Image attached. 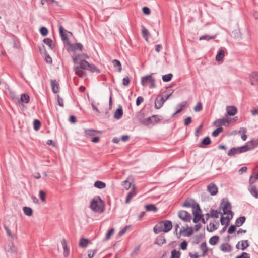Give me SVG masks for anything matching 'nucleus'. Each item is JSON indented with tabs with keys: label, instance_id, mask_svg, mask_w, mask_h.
I'll list each match as a JSON object with an SVG mask.
<instances>
[{
	"label": "nucleus",
	"instance_id": "6ab92c4d",
	"mask_svg": "<svg viewBox=\"0 0 258 258\" xmlns=\"http://www.w3.org/2000/svg\"><path fill=\"white\" fill-rule=\"evenodd\" d=\"M59 31L62 40L64 42H68L69 39L67 34L64 33V29L61 25L59 26Z\"/></svg>",
	"mask_w": 258,
	"mask_h": 258
},
{
	"label": "nucleus",
	"instance_id": "79ce46f5",
	"mask_svg": "<svg viewBox=\"0 0 258 258\" xmlns=\"http://www.w3.org/2000/svg\"><path fill=\"white\" fill-rule=\"evenodd\" d=\"M171 255L170 258H179L180 256V252L179 251H177L176 249H173L171 251Z\"/></svg>",
	"mask_w": 258,
	"mask_h": 258
},
{
	"label": "nucleus",
	"instance_id": "49530a36",
	"mask_svg": "<svg viewBox=\"0 0 258 258\" xmlns=\"http://www.w3.org/2000/svg\"><path fill=\"white\" fill-rule=\"evenodd\" d=\"M113 63L114 67L118 68V72H120L122 70V67L120 62L116 59H114L113 60Z\"/></svg>",
	"mask_w": 258,
	"mask_h": 258
},
{
	"label": "nucleus",
	"instance_id": "3c124183",
	"mask_svg": "<svg viewBox=\"0 0 258 258\" xmlns=\"http://www.w3.org/2000/svg\"><path fill=\"white\" fill-rule=\"evenodd\" d=\"M200 248L203 251V254H205L208 251L207 244L206 242H202L200 245Z\"/></svg>",
	"mask_w": 258,
	"mask_h": 258
},
{
	"label": "nucleus",
	"instance_id": "2eb2a0df",
	"mask_svg": "<svg viewBox=\"0 0 258 258\" xmlns=\"http://www.w3.org/2000/svg\"><path fill=\"white\" fill-rule=\"evenodd\" d=\"M226 110L227 114L230 116L235 115L237 113V109L234 106H227Z\"/></svg>",
	"mask_w": 258,
	"mask_h": 258
},
{
	"label": "nucleus",
	"instance_id": "680f3d73",
	"mask_svg": "<svg viewBox=\"0 0 258 258\" xmlns=\"http://www.w3.org/2000/svg\"><path fill=\"white\" fill-rule=\"evenodd\" d=\"M237 226L235 225H231L228 229V233L229 234H232L233 233L236 229Z\"/></svg>",
	"mask_w": 258,
	"mask_h": 258
},
{
	"label": "nucleus",
	"instance_id": "58836bf2",
	"mask_svg": "<svg viewBox=\"0 0 258 258\" xmlns=\"http://www.w3.org/2000/svg\"><path fill=\"white\" fill-rule=\"evenodd\" d=\"M23 211L26 215L29 216H31L33 213L32 209L31 208L28 207H24L23 208Z\"/></svg>",
	"mask_w": 258,
	"mask_h": 258
},
{
	"label": "nucleus",
	"instance_id": "7ed1b4c3",
	"mask_svg": "<svg viewBox=\"0 0 258 258\" xmlns=\"http://www.w3.org/2000/svg\"><path fill=\"white\" fill-rule=\"evenodd\" d=\"M141 84L144 87H147L149 84L150 88H155L156 86L155 79L152 75H148L142 77L141 78Z\"/></svg>",
	"mask_w": 258,
	"mask_h": 258
},
{
	"label": "nucleus",
	"instance_id": "a18cd8bd",
	"mask_svg": "<svg viewBox=\"0 0 258 258\" xmlns=\"http://www.w3.org/2000/svg\"><path fill=\"white\" fill-rule=\"evenodd\" d=\"M87 70H89L91 72H99V70L97 69L94 64L88 63V66Z\"/></svg>",
	"mask_w": 258,
	"mask_h": 258
},
{
	"label": "nucleus",
	"instance_id": "774afa93",
	"mask_svg": "<svg viewBox=\"0 0 258 258\" xmlns=\"http://www.w3.org/2000/svg\"><path fill=\"white\" fill-rule=\"evenodd\" d=\"M236 258H250V254L246 252H243L240 255L237 256Z\"/></svg>",
	"mask_w": 258,
	"mask_h": 258
},
{
	"label": "nucleus",
	"instance_id": "72a5a7b5",
	"mask_svg": "<svg viewBox=\"0 0 258 258\" xmlns=\"http://www.w3.org/2000/svg\"><path fill=\"white\" fill-rule=\"evenodd\" d=\"M145 209L147 211L156 212L157 211V208L154 204L146 205Z\"/></svg>",
	"mask_w": 258,
	"mask_h": 258
},
{
	"label": "nucleus",
	"instance_id": "4d7b16f0",
	"mask_svg": "<svg viewBox=\"0 0 258 258\" xmlns=\"http://www.w3.org/2000/svg\"><path fill=\"white\" fill-rule=\"evenodd\" d=\"M223 130V128L222 127H219L218 128H217V129H216L215 130H214L213 132H212V136L213 137H217L218 136V135L219 134V133L222 132Z\"/></svg>",
	"mask_w": 258,
	"mask_h": 258
},
{
	"label": "nucleus",
	"instance_id": "aec40b11",
	"mask_svg": "<svg viewBox=\"0 0 258 258\" xmlns=\"http://www.w3.org/2000/svg\"><path fill=\"white\" fill-rule=\"evenodd\" d=\"M51 86L52 88V90L54 93H56L59 91V84L55 80H51Z\"/></svg>",
	"mask_w": 258,
	"mask_h": 258
},
{
	"label": "nucleus",
	"instance_id": "a878e982",
	"mask_svg": "<svg viewBox=\"0 0 258 258\" xmlns=\"http://www.w3.org/2000/svg\"><path fill=\"white\" fill-rule=\"evenodd\" d=\"M187 102L186 101H183L178 105L177 107H179V108H178L176 111L173 114V115H175L177 113H180L181 112V111L187 106Z\"/></svg>",
	"mask_w": 258,
	"mask_h": 258
},
{
	"label": "nucleus",
	"instance_id": "39448f33",
	"mask_svg": "<svg viewBox=\"0 0 258 258\" xmlns=\"http://www.w3.org/2000/svg\"><path fill=\"white\" fill-rule=\"evenodd\" d=\"M161 120L160 117L156 115H153L150 117L144 119L142 123L145 125H154Z\"/></svg>",
	"mask_w": 258,
	"mask_h": 258
},
{
	"label": "nucleus",
	"instance_id": "bb28decb",
	"mask_svg": "<svg viewBox=\"0 0 258 258\" xmlns=\"http://www.w3.org/2000/svg\"><path fill=\"white\" fill-rule=\"evenodd\" d=\"M123 115V111L121 108H119L116 109L114 114V118L116 119L121 118Z\"/></svg>",
	"mask_w": 258,
	"mask_h": 258
},
{
	"label": "nucleus",
	"instance_id": "473e14b6",
	"mask_svg": "<svg viewBox=\"0 0 258 258\" xmlns=\"http://www.w3.org/2000/svg\"><path fill=\"white\" fill-rule=\"evenodd\" d=\"M187 229L182 228L180 230V235L183 234L185 236H190L193 234V230L192 228H190L187 233L185 234L184 232L187 230Z\"/></svg>",
	"mask_w": 258,
	"mask_h": 258
},
{
	"label": "nucleus",
	"instance_id": "4be33fe9",
	"mask_svg": "<svg viewBox=\"0 0 258 258\" xmlns=\"http://www.w3.org/2000/svg\"><path fill=\"white\" fill-rule=\"evenodd\" d=\"M225 56V51L223 49H220L217 52L216 56V60L217 61H220L223 60Z\"/></svg>",
	"mask_w": 258,
	"mask_h": 258
},
{
	"label": "nucleus",
	"instance_id": "bf43d9fd",
	"mask_svg": "<svg viewBox=\"0 0 258 258\" xmlns=\"http://www.w3.org/2000/svg\"><path fill=\"white\" fill-rule=\"evenodd\" d=\"M202 143L204 145H208L211 143V140L208 136L205 137L202 141Z\"/></svg>",
	"mask_w": 258,
	"mask_h": 258
},
{
	"label": "nucleus",
	"instance_id": "20e7f679",
	"mask_svg": "<svg viewBox=\"0 0 258 258\" xmlns=\"http://www.w3.org/2000/svg\"><path fill=\"white\" fill-rule=\"evenodd\" d=\"M220 207L222 208V214H233L231 211V205L227 199H223L220 204Z\"/></svg>",
	"mask_w": 258,
	"mask_h": 258
},
{
	"label": "nucleus",
	"instance_id": "69168bd1",
	"mask_svg": "<svg viewBox=\"0 0 258 258\" xmlns=\"http://www.w3.org/2000/svg\"><path fill=\"white\" fill-rule=\"evenodd\" d=\"M57 97L58 104L61 107H63L64 105L63 99L61 98L59 95H57Z\"/></svg>",
	"mask_w": 258,
	"mask_h": 258
},
{
	"label": "nucleus",
	"instance_id": "c756f323",
	"mask_svg": "<svg viewBox=\"0 0 258 258\" xmlns=\"http://www.w3.org/2000/svg\"><path fill=\"white\" fill-rule=\"evenodd\" d=\"M250 193L255 198H258V190L255 186L253 185L249 188Z\"/></svg>",
	"mask_w": 258,
	"mask_h": 258
},
{
	"label": "nucleus",
	"instance_id": "9b49d317",
	"mask_svg": "<svg viewBox=\"0 0 258 258\" xmlns=\"http://www.w3.org/2000/svg\"><path fill=\"white\" fill-rule=\"evenodd\" d=\"M231 121V120L229 118L224 117L221 119H219L215 121V124L217 125L220 126L221 125H225L228 126Z\"/></svg>",
	"mask_w": 258,
	"mask_h": 258
},
{
	"label": "nucleus",
	"instance_id": "4468645a",
	"mask_svg": "<svg viewBox=\"0 0 258 258\" xmlns=\"http://www.w3.org/2000/svg\"><path fill=\"white\" fill-rule=\"evenodd\" d=\"M251 84L255 85L258 83V72H253L249 76Z\"/></svg>",
	"mask_w": 258,
	"mask_h": 258
},
{
	"label": "nucleus",
	"instance_id": "f8f14e48",
	"mask_svg": "<svg viewBox=\"0 0 258 258\" xmlns=\"http://www.w3.org/2000/svg\"><path fill=\"white\" fill-rule=\"evenodd\" d=\"M248 246L249 243L247 240L239 241L236 245V248L237 249H241L242 250H245Z\"/></svg>",
	"mask_w": 258,
	"mask_h": 258
},
{
	"label": "nucleus",
	"instance_id": "cd10ccee",
	"mask_svg": "<svg viewBox=\"0 0 258 258\" xmlns=\"http://www.w3.org/2000/svg\"><path fill=\"white\" fill-rule=\"evenodd\" d=\"M90 241L88 239L81 238L79 242V246L82 248H86L89 244Z\"/></svg>",
	"mask_w": 258,
	"mask_h": 258
},
{
	"label": "nucleus",
	"instance_id": "a19ab883",
	"mask_svg": "<svg viewBox=\"0 0 258 258\" xmlns=\"http://www.w3.org/2000/svg\"><path fill=\"white\" fill-rule=\"evenodd\" d=\"M96 130L93 129L85 130V133L86 137H91L95 135Z\"/></svg>",
	"mask_w": 258,
	"mask_h": 258
},
{
	"label": "nucleus",
	"instance_id": "e2e57ef3",
	"mask_svg": "<svg viewBox=\"0 0 258 258\" xmlns=\"http://www.w3.org/2000/svg\"><path fill=\"white\" fill-rule=\"evenodd\" d=\"M130 82V79L128 76H126L122 80V84L124 86H127Z\"/></svg>",
	"mask_w": 258,
	"mask_h": 258
},
{
	"label": "nucleus",
	"instance_id": "9d476101",
	"mask_svg": "<svg viewBox=\"0 0 258 258\" xmlns=\"http://www.w3.org/2000/svg\"><path fill=\"white\" fill-rule=\"evenodd\" d=\"M165 102V100H164V96L162 95L158 96L156 97L154 102V107L155 109H159L161 108Z\"/></svg>",
	"mask_w": 258,
	"mask_h": 258
},
{
	"label": "nucleus",
	"instance_id": "ea45409f",
	"mask_svg": "<svg viewBox=\"0 0 258 258\" xmlns=\"http://www.w3.org/2000/svg\"><path fill=\"white\" fill-rule=\"evenodd\" d=\"M173 77V75L171 73H169L166 75H164L162 76V80L165 82L170 81Z\"/></svg>",
	"mask_w": 258,
	"mask_h": 258
},
{
	"label": "nucleus",
	"instance_id": "c9c22d12",
	"mask_svg": "<svg viewBox=\"0 0 258 258\" xmlns=\"http://www.w3.org/2000/svg\"><path fill=\"white\" fill-rule=\"evenodd\" d=\"M94 186L99 189H103L105 187L106 184L103 182L97 181L94 183Z\"/></svg>",
	"mask_w": 258,
	"mask_h": 258
},
{
	"label": "nucleus",
	"instance_id": "de8ad7c7",
	"mask_svg": "<svg viewBox=\"0 0 258 258\" xmlns=\"http://www.w3.org/2000/svg\"><path fill=\"white\" fill-rule=\"evenodd\" d=\"M114 232V229L113 228H111L110 230H109L107 233H106V235L104 238V240L107 241L109 240L111 236L113 234Z\"/></svg>",
	"mask_w": 258,
	"mask_h": 258
},
{
	"label": "nucleus",
	"instance_id": "5701e85b",
	"mask_svg": "<svg viewBox=\"0 0 258 258\" xmlns=\"http://www.w3.org/2000/svg\"><path fill=\"white\" fill-rule=\"evenodd\" d=\"M219 225V223L216 222L215 224L214 223L210 222L207 226V230L209 232H212L216 229H217Z\"/></svg>",
	"mask_w": 258,
	"mask_h": 258
},
{
	"label": "nucleus",
	"instance_id": "f3484780",
	"mask_svg": "<svg viewBox=\"0 0 258 258\" xmlns=\"http://www.w3.org/2000/svg\"><path fill=\"white\" fill-rule=\"evenodd\" d=\"M75 73L81 77H85L86 76V72L84 69L80 68V67L76 66L74 68Z\"/></svg>",
	"mask_w": 258,
	"mask_h": 258
},
{
	"label": "nucleus",
	"instance_id": "09e8293b",
	"mask_svg": "<svg viewBox=\"0 0 258 258\" xmlns=\"http://www.w3.org/2000/svg\"><path fill=\"white\" fill-rule=\"evenodd\" d=\"M211 217L217 218L219 217V214L220 213L217 210L214 209L210 210Z\"/></svg>",
	"mask_w": 258,
	"mask_h": 258
},
{
	"label": "nucleus",
	"instance_id": "864d4df0",
	"mask_svg": "<svg viewBox=\"0 0 258 258\" xmlns=\"http://www.w3.org/2000/svg\"><path fill=\"white\" fill-rule=\"evenodd\" d=\"M140 248V245L136 246L134 248V249L132 251V252L131 253V254H130L131 256L134 257L135 255H136L138 253V252H139Z\"/></svg>",
	"mask_w": 258,
	"mask_h": 258
},
{
	"label": "nucleus",
	"instance_id": "7c9ffc66",
	"mask_svg": "<svg viewBox=\"0 0 258 258\" xmlns=\"http://www.w3.org/2000/svg\"><path fill=\"white\" fill-rule=\"evenodd\" d=\"M72 50L75 51L77 50H79L82 51L83 49V45L79 43H76L74 44H72L70 45Z\"/></svg>",
	"mask_w": 258,
	"mask_h": 258
},
{
	"label": "nucleus",
	"instance_id": "dca6fc26",
	"mask_svg": "<svg viewBox=\"0 0 258 258\" xmlns=\"http://www.w3.org/2000/svg\"><path fill=\"white\" fill-rule=\"evenodd\" d=\"M85 58H88V56L84 54L77 55L72 57L73 61L75 64H79L83 60H85Z\"/></svg>",
	"mask_w": 258,
	"mask_h": 258
},
{
	"label": "nucleus",
	"instance_id": "c85d7f7f",
	"mask_svg": "<svg viewBox=\"0 0 258 258\" xmlns=\"http://www.w3.org/2000/svg\"><path fill=\"white\" fill-rule=\"evenodd\" d=\"M245 216H241L238 218L235 221V225L237 227L241 226L245 221Z\"/></svg>",
	"mask_w": 258,
	"mask_h": 258
},
{
	"label": "nucleus",
	"instance_id": "052dcab7",
	"mask_svg": "<svg viewBox=\"0 0 258 258\" xmlns=\"http://www.w3.org/2000/svg\"><path fill=\"white\" fill-rule=\"evenodd\" d=\"M131 183L129 182L127 180H125L122 182V185L123 186L124 188L126 189H128L131 187Z\"/></svg>",
	"mask_w": 258,
	"mask_h": 258
},
{
	"label": "nucleus",
	"instance_id": "f704fd0d",
	"mask_svg": "<svg viewBox=\"0 0 258 258\" xmlns=\"http://www.w3.org/2000/svg\"><path fill=\"white\" fill-rule=\"evenodd\" d=\"M136 195V192L134 191H132L128 192L125 199V203L128 204L130 202L132 199Z\"/></svg>",
	"mask_w": 258,
	"mask_h": 258
},
{
	"label": "nucleus",
	"instance_id": "f257e3e1",
	"mask_svg": "<svg viewBox=\"0 0 258 258\" xmlns=\"http://www.w3.org/2000/svg\"><path fill=\"white\" fill-rule=\"evenodd\" d=\"M90 207L94 212L101 213L104 209V204L99 196H95L90 202Z\"/></svg>",
	"mask_w": 258,
	"mask_h": 258
},
{
	"label": "nucleus",
	"instance_id": "c03bdc74",
	"mask_svg": "<svg viewBox=\"0 0 258 258\" xmlns=\"http://www.w3.org/2000/svg\"><path fill=\"white\" fill-rule=\"evenodd\" d=\"M41 127V122L37 119H35L33 121V128L35 131H38Z\"/></svg>",
	"mask_w": 258,
	"mask_h": 258
},
{
	"label": "nucleus",
	"instance_id": "a211bd4d",
	"mask_svg": "<svg viewBox=\"0 0 258 258\" xmlns=\"http://www.w3.org/2000/svg\"><path fill=\"white\" fill-rule=\"evenodd\" d=\"M208 192L212 196L215 195L218 192V188L214 183H211L207 186Z\"/></svg>",
	"mask_w": 258,
	"mask_h": 258
},
{
	"label": "nucleus",
	"instance_id": "412c9836",
	"mask_svg": "<svg viewBox=\"0 0 258 258\" xmlns=\"http://www.w3.org/2000/svg\"><path fill=\"white\" fill-rule=\"evenodd\" d=\"M61 244L63 249V255L67 257L69 255V248L68 247L66 241L64 239L61 241Z\"/></svg>",
	"mask_w": 258,
	"mask_h": 258
},
{
	"label": "nucleus",
	"instance_id": "13d9d810",
	"mask_svg": "<svg viewBox=\"0 0 258 258\" xmlns=\"http://www.w3.org/2000/svg\"><path fill=\"white\" fill-rule=\"evenodd\" d=\"M203 108L202 104L201 102H198L196 106L194 107V111L196 112L200 111Z\"/></svg>",
	"mask_w": 258,
	"mask_h": 258
},
{
	"label": "nucleus",
	"instance_id": "393cba45",
	"mask_svg": "<svg viewBox=\"0 0 258 258\" xmlns=\"http://www.w3.org/2000/svg\"><path fill=\"white\" fill-rule=\"evenodd\" d=\"M220 249L224 252H229L231 251V247L227 243H223L221 245Z\"/></svg>",
	"mask_w": 258,
	"mask_h": 258
},
{
	"label": "nucleus",
	"instance_id": "6e6552de",
	"mask_svg": "<svg viewBox=\"0 0 258 258\" xmlns=\"http://www.w3.org/2000/svg\"><path fill=\"white\" fill-rule=\"evenodd\" d=\"M178 217L184 222H190L191 216L190 213L185 210H181L178 212Z\"/></svg>",
	"mask_w": 258,
	"mask_h": 258
},
{
	"label": "nucleus",
	"instance_id": "0eeeda50",
	"mask_svg": "<svg viewBox=\"0 0 258 258\" xmlns=\"http://www.w3.org/2000/svg\"><path fill=\"white\" fill-rule=\"evenodd\" d=\"M192 213L194 216L193 222L195 223H197L200 220H201L202 217V215L201 214V210L198 204L196 205V208L195 207H193Z\"/></svg>",
	"mask_w": 258,
	"mask_h": 258
},
{
	"label": "nucleus",
	"instance_id": "5fc2aeb1",
	"mask_svg": "<svg viewBox=\"0 0 258 258\" xmlns=\"http://www.w3.org/2000/svg\"><path fill=\"white\" fill-rule=\"evenodd\" d=\"M142 32L143 37L145 38V39L147 40L149 36V33L148 32V30L145 27H143Z\"/></svg>",
	"mask_w": 258,
	"mask_h": 258
},
{
	"label": "nucleus",
	"instance_id": "423d86ee",
	"mask_svg": "<svg viewBox=\"0 0 258 258\" xmlns=\"http://www.w3.org/2000/svg\"><path fill=\"white\" fill-rule=\"evenodd\" d=\"M245 149L246 147H245L244 146H242L241 147H233L229 150L227 155L229 156L232 157L237 154L242 153L246 152Z\"/></svg>",
	"mask_w": 258,
	"mask_h": 258
},
{
	"label": "nucleus",
	"instance_id": "1a4fd4ad",
	"mask_svg": "<svg viewBox=\"0 0 258 258\" xmlns=\"http://www.w3.org/2000/svg\"><path fill=\"white\" fill-rule=\"evenodd\" d=\"M246 147V151L252 150L257 147H258V138L256 139H253L251 141L247 142L245 145Z\"/></svg>",
	"mask_w": 258,
	"mask_h": 258
},
{
	"label": "nucleus",
	"instance_id": "37998d69",
	"mask_svg": "<svg viewBox=\"0 0 258 258\" xmlns=\"http://www.w3.org/2000/svg\"><path fill=\"white\" fill-rule=\"evenodd\" d=\"M43 42L46 45H48L50 49H52L53 48L54 46L52 44V41L51 39L48 38H45L43 40Z\"/></svg>",
	"mask_w": 258,
	"mask_h": 258
},
{
	"label": "nucleus",
	"instance_id": "b1692460",
	"mask_svg": "<svg viewBox=\"0 0 258 258\" xmlns=\"http://www.w3.org/2000/svg\"><path fill=\"white\" fill-rule=\"evenodd\" d=\"M183 207L196 208V205L194 203V201L191 199L186 200L182 205Z\"/></svg>",
	"mask_w": 258,
	"mask_h": 258
},
{
	"label": "nucleus",
	"instance_id": "4c0bfd02",
	"mask_svg": "<svg viewBox=\"0 0 258 258\" xmlns=\"http://www.w3.org/2000/svg\"><path fill=\"white\" fill-rule=\"evenodd\" d=\"M239 133H242V134L241 135V139L243 141H245L247 139V135L246 134L247 132V130L246 128L244 127H241L240 128V130L239 131Z\"/></svg>",
	"mask_w": 258,
	"mask_h": 258
},
{
	"label": "nucleus",
	"instance_id": "f03ea898",
	"mask_svg": "<svg viewBox=\"0 0 258 258\" xmlns=\"http://www.w3.org/2000/svg\"><path fill=\"white\" fill-rule=\"evenodd\" d=\"M172 228V222L170 221L165 220L159 222L154 227V232L158 234L161 232H168Z\"/></svg>",
	"mask_w": 258,
	"mask_h": 258
},
{
	"label": "nucleus",
	"instance_id": "6e6d98bb",
	"mask_svg": "<svg viewBox=\"0 0 258 258\" xmlns=\"http://www.w3.org/2000/svg\"><path fill=\"white\" fill-rule=\"evenodd\" d=\"M40 32L43 36H46L48 33V29L45 27H42L40 29Z\"/></svg>",
	"mask_w": 258,
	"mask_h": 258
},
{
	"label": "nucleus",
	"instance_id": "0e129e2a",
	"mask_svg": "<svg viewBox=\"0 0 258 258\" xmlns=\"http://www.w3.org/2000/svg\"><path fill=\"white\" fill-rule=\"evenodd\" d=\"M39 196V198L42 201H45L46 194L44 191H43V190H40Z\"/></svg>",
	"mask_w": 258,
	"mask_h": 258
},
{
	"label": "nucleus",
	"instance_id": "e433bc0d",
	"mask_svg": "<svg viewBox=\"0 0 258 258\" xmlns=\"http://www.w3.org/2000/svg\"><path fill=\"white\" fill-rule=\"evenodd\" d=\"M219 237L218 236H214L209 239V243L211 245H216L219 240Z\"/></svg>",
	"mask_w": 258,
	"mask_h": 258
},
{
	"label": "nucleus",
	"instance_id": "ddd939ff",
	"mask_svg": "<svg viewBox=\"0 0 258 258\" xmlns=\"http://www.w3.org/2000/svg\"><path fill=\"white\" fill-rule=\"evenodd\" d=\"M233 218V214L228 215L226 217L221 216L220 219V222L222 225H226V226H227L229 223V222L231 219Z\"/></svg>",
	"mask_w": 258,
	"mask_h": 258
},
{
	"label": "nucleus",
	"instance_id": "338daca9",
	"mask_svg": "<svg viewBox=\"0 0 258 258\" xmlns=\"http://www.w3.org/2000/svg\"><path fill=\"white\" fill-rule=\"evenodd\" d=\"M4 228L5 229L8 235L10 237H11L12 238H14V235L12 234L10 230L8 228V227L7 226L5 225L4 226Z\"/></svg>",
	"mask_w": 258,
	"mask_h": 258
},
{
	"label": "nucleus",
	"instance_id": "8fccbe9b",
	"mask_svg": "<svg viewBox=\"0 0 258 258\" xmlns=\"http://www.w3.org/2000/svg\"><path fill=\"white\" fill-rule=\"evenodd\" d=\"M216 37V35L210 36L208 35H204L200 37V40H209L210 39H214Z\"/></svg>",
	"mask_w": 258,
	"mask_h": 258
},
{
	"label": "nucleus",
	"instance_id": "603ef678",
	"mask_svg": "<svg viewBox=\"0 0 258 258\" xmlns=\"http://www.w3.org/2000/svg\"><path fill=\"white\" fill-rule=\"evenodd\" d=\"M80 68L83 69L84 70H87L88 66V62L86 60H83L80 63H79Z\"/></svg>",
	"mask_w": 258,
	"mask_h": 258
},
{
	"label": "nucleus",
	"instance_id": "2f4dec72",
	"mask_svg": "<svg viewBox=\"0 0 258 258\" xmlns=\"http://www.w3.org/2000/svg\"><path fill=\"white\" fill-rule=\"evenodd\" d=\"M30 100L29 96L26 94H22L21 96L20 101L22 103H28Z\"/></svg>",
	"mask_w": 258,
	"mask_h": 258
}]
</instances>
